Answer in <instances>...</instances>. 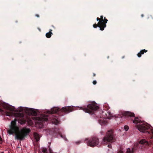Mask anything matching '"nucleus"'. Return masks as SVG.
I'll return each mask as SVG.
<instances>
[{"instance_id":"f257e3e1","label":"nucleus","mask_w":153,"mask_h":153,"mask_svg":"<svg viewBox=\"0 0 153 153\" xmlns=\"http://www.w3.org/2000/svg\"><path fill=\"white\" fill-rule=\"evenodd\" d=\"M16 121L17 120L15 119L11 122V124L9 126V129L7 130V132L10 135L15 134V139L22 140L24 139L31 131L30 128L26 127H24L19 131V128L16 125Z\"/></svg>"},{"instance_id":"f03ea898","label":"nucleus","mask_w":153,"mask_h":153,"mask_svg":"<svg viewBox=\"0 0 153 153\" xmlns=\"http://www.w3.org/2000/svg\"><path fill=\"white\" fill-rule=\"evenodd\" d=\"M74 110V107L73 106H65L61 109L55 107L51 109L50 111H48V113L52 114L54 113L59 114L60 112L67 114L73 111Z\"/></svg>"},{"instance_id":"7ed1b4c3","label":"nucleus","mask_w":153,"mask_h":153,"mask_svg":"<svg viewBox=\"0 0 153 153\" xmlns=\"http://www.w3.org/2000/svg\"><path fill=\"white\" fill-rule=\"evenodd\" d=\"M79 108L85 112L92 114H94L99 109V107L95 104L92 103L88 105L86 107L84 106L80 107Z\"/></svg>"},{"instance_id":"20e7f679","label":"nucleus","mask_w":153,"mask_h":153,"mask_svg":"<svg viewBox=\"0 0 153 153\" xmlns=\"http://www.w3.org/2000/svg\"><path fill=\"white\" fill-rule=\"evenodd\" d=\"M115 137L114 134L112 130L108 131L106 135L104 137L102 143L104 144H106L108 142L112 143L115 141Z\"/></svg>"},{"instance_id":"39448f33","label":"nucleus","mask_w":153,"mask_h":153,"mask_svg":"<svg viewBox=\"0 0 153 153\" xmlns=\"http://www.w3.org/2000/svg\"><path fill=\"white\" fill-rule=\"evenodd\" d=\"M142 145V146L145 147L149 145L148 142L145 139L141 140L139 143H136L134 144V147L132 148L131 149L128 148L126 153H133L134 150H137L140 147V145Z\"/></svg>"},{"instance_id":"423d86ee","label":"nucleus","mask_w":153,"mask_h":153,"mask_svg":"<svg viewBox=\"0 0 153 153\" xmlns=\"http://www.w3.org/2000/svg\"><path fill=\"white\" fill-rule=\"evenodd\" d=\"M137 128L140 132L144 133L146 132L149 134L151 136V138H153V134H151L149 133L152 131L151 130H153V128L152 127L150 128L149 126L143 124L138 125Z\"/></svg>"},{"instance_id":"0eeeda50","label":"nucleus","mask_w":153,"mask_h":153,"mask_svg":"<svg viewBox=\"0 0 153 153\" xmlns=\"http://www.w3.org/2000/svg\"><path fill=\"white\" fill-rule=\"evenodd\" d=\"M85 141L88 140L87 144L91 147H94L98 145L99 143V140L96 137H93L90 138L89 140L88 139H86Z\"/></svg>"},{"instance_id":"6e6552de","label":"nucleus","mask_w":153,"mask_h":153,"mask_svg":"<svg viewBox=\"0 0 153 153\" xmlns=\"http://www.w3.org/2000/svg\"><path fill=\"white\" fill-rule=\"evenodd\" d=\"M123 115L128 116V118L130 120H133L132 117H134L135 115L134 113L130 111H125L123 114Z\"/></svg>"},{"instance_id":"1a4fd4ad","label":"nucleus","mask_w":153,"mask_h":153,"mask_svg":"<svg viewBox=\"0 0 153 153\" xmlns=\"http://www.w3.org/2000/svg\"><path fill=\"white\" fill-rule=\"evenodd\" d=\"M6 115L7 116H12L13 115L15 117H20L21 116V114L20 113H14L11 112H6Z\"/></svg>"},{"instance_id":"9d476101","label":"nucleus","mask_w":153,"mask_h":153,"mask_svg":"<svg viewBox=\"0 0 153 153\" xmlns=\"http://www.w3.org/2000/svg\"><path fill=\"white\" fill-rule=\"evenodd\" d=\"M108 21V20L107 19H103V22H102V23L101 24L102 27H101V30H104V28L106 26V23H107Z\"/></svg>"},{"instance_id":"9b49d317","label":"nucleus","mask_w":153,"mask_h":153,"mask_svg":"<svg viewBox=\"0 0 153 153\" xmlns=\"http://www.w3.org/2000/svg\"><path fill=\"white\" fill-rule=\"evenodd\" d=\"M29 113L31 115L33 116H36L37 114V112L33 108H30L29 110Z\"/></svg>"},{"instance_id":"f8f14e48","label":"nucleus","mask_w":153,"mask_h":153,"mask_svg":"<svg viewBox=\"0 0 153 153\" xmlns=\"http://www.w3.org/2000/svg\"><path fill=\"white\" fill-rule=\"evenodd\" d=\"M6 108L7 110H9L10 111H15L16 112H19V110H15V108L14 107H12L11 106H7L6 107Z\"/></svg>"},{"instance_id":"ddd939ff","label":"nucleus","mask_w":153,"mask_h":153,"mask_svg":"<svg viewBox=\"0 0 153 153\" xmlns=\"http://www.w3.org/2000/svg\"><path fill=\"white\" fill-rule=\"evenodd\" d=\"M148 51L145 49L141 50L137 54V56L138 57H140L141 56L142 54H143L144 53L147 52Z\"/></svg>"},{"instance_id":"4468645a","label":"nucleus","mask_w":153,"mask_h":153,"mask_svg":"<svg viewBox=\"0 0 153 153\" xmlns=\"http://www.w3.org/2000/svg\"><path fill=\"white\" fill-rule=\"evenodd\" d=\"M33 135L36 141V142L39 141L40 139V137L38 133L36 132H34L33 133Z\"/></svg>"},{"instance_id":"2eb2a0df","label":"nucleus","mask_w":153,"mask_h":153,"mask_svg":"<svg viewBox=\"0 0 153 153\" xmlns=\"http://www.w3.org/2000/svg\"><path fill=\"white\" fill-rule=\"evenodd\" d=\"M141 120H140L137 117H135L133 121V123L136 124L140 123L141 122Z\"/></svg>"},{"instance_id":"dca6fc26","label":"nucleus","mask_w":153,"mask_h":153,"mask_svg":"<svg viewBox=\"0 0 153 153\" xmlns=\"http://www.w3.org/2000/svg\"><path fill=\"white\" fill-rule=\"evenodd\" d=\"M52 31V30L50 29L49 32L46 33L45 36L47 38H50L51 37L52 35L53 34Z\"/></svg>"},{"instance_id":"f3484780","label":"nucleus","mask_w":153,"mask_h":153,"mask_svg":"<svg viewBox=\"0 0 153 153\" xmlns=\"http://www.w3.org/2000/svg\"><path fill=\"white\" fill-rule=\"evenodd\" d=\"M93 27L94 28H96L97 27H99L100 28V30H101V27H102V26L101 24H100L99 23V22H98V23L97 24H95L93 25Z\"/></svg>"},{"instance_id":"a211bd4d","label":"nucleus","mask_w":153,"mask_h":153,"mask_svg":"<svg viewBox=\"0 0 153 153\" xmlns=\"http://www.w3.org/2000/svg\"><path fill=\"white\" fill-rule=\"evenodd\" d=\"M52 122L53 123H54L55 124L57 125L59 123V121L56 118H54L53 119Z\"/></svg>"},{"instance_id":"6ab92c4d","label":"nucleus","mask_w":153,"mask_h":153,"mask_svg":"<svg viewBox=\"0 0 153 153\" xmlns=\"http://www.w3.org/2000/svg\"><path fill=\"white\" fill-rule=\"evenodd\" d=\"M100 122H102V124H101V125L102 124H106L107 122L105 121V120H104V119L102 120L101 119L100 120Z\"/></svg>"},{"instance_id":"aec40b11","label":"nucleus","mask_w":153,"mask_h":153,"mask_svg":"<svg viewBox=\"0 0 153 153\" xmlns=\"http://www.w3.org/2000/svg\"><path fill=\"white\" fill-rule=\"evenodd\" d=\"M100 21L99 22V23L100 24H101L102 23V22H103V16H100Z\"/></svg>"},{"instance_id":"412c9836","label":"nucleus","mask_w":153,"mask_h":153,"mask_svg":"<svg viewBox=\"0 0 153 153\" xmlns=\"http://www.w3.org/2000/svg\"><path fill=\"white\" fill-rule=\"evenodd\" d=\"M47 149L46 148H43L42 150V152L44 153H47Z\"/></svg>"},{"instance_id":"4be33fe9","label":"nucleus","mask_w":153,"mask_h":153,"mask_svg":"<svg viewBox=\"0 0 153 153\" xmlns=\"http://www.w3.org/2000/svg\"><path fill=\"white\" fill-rule=\"evenodd\" d=\"M124 129L125 131H127L128 130V129H129V127L127 126H124Z\"/></svg>"},{"instance_id":"5701e85b","label":"nucleus","mask_w":153,"mask_h":153,"mask_svg":"<svg viewBox=\"0 0 153 153\" xmlns=\"http://www.w3.org/2000/svg\"><path fill=\"white\" fill-rule=\"evenodd\" d=\"M2 105V103L0 101V107H1ZM4 112V111L2 109H1L0 108V112Z\"/></svg>"},{"instance_id":"b1692460","label":"nucleus","mask_w":153,"mask_h":153,"mask_svg":"<svg viewBox=\"0 0 153 153\" xmlns=\"http://www.w3.org/2000/svg\"><path fill=\"white\" fill-rule=\"evenodd\" d=\"M60 136L62 138H63L65 140H67V139L66 138L65 136V135H62L61 134Z\"/></svg>"},{"instance_id":"393cba45","label":"nucleus","mask_w":153,"mask_h":153,"mask_svg":"<svg viewBox=\"0 0 153 153\" xmlns=\"http://www.w3.org/2000/svg\"><path fill=\"white\" fill-rule=\"evenodd\" d=\"M97 83V82L96 80H94L93 82V83L94 85H95Z\"/></svg>"},{"instance_id":"a878e982","label":"nucleus","mask_w":153,"mask_h":153,"mask_svg":"<svg viewBox=\"0 0 153 153\" xmlns=\"http://www.w3.org/2000/svg\"><path fill=\"white\" fill-rule=\"evenodd\" d=\"M49 151L50 153H52V150L50 148L49 149Z\"/></svg>"},{"instance_id":"bb28decb","label":"nucleus","mask_w":153,"mask_h":153,"mask_svg":"<svg viewBox=\"0 0 153 153\" xmlns=\"http://www.w3.org/2000/svg\"><path fill=\"white\" fill-rule=\"evenodd\" d=\"M25 122V121H22L21 122H20L21 124H22L24 123Z\"/></svg>"},{"instance_id":"cd10ccee","label":"nucleus","mask_w":153,"mask_h":153,"mask_svg":"<svg viewBox=\"0 0 153 153\" xmlns=\"http://www.w3.org/2000/svg\"><path fill=\"white\" fill-rule=\"evenodd\" d=\"M97 21H99L98 22H100V18H99L98 17H97Z\"/></svg>"},{"instance_id":"c85d7f7f","label":"nucleus","mask_w":153,"mask_h":153,"mask_svg":"<svg viewBox=\"0 0 153 153\" xmlns=\"http://www.w3.org/2000/svg\"><path fill=\"white\" fill-rule=\"evenodd\" d=\"M108 147H109V148H111V144H108Z\"/></svg>"},{"instance_id":"c756f323","label":"nucleus","mask_w":153,"mask_h":153,"mask_svg":"<svg viewBox=\"0 0 153 153\" xmlns=\"http://www.w3.org/2000/svg\"><path fill=\"white\" fill-rule=\"evenodd\" d=\"M44 121H47L48 120V118H45L44 119Z\"/></svg>"},{"instance_id":"7c9ffc66","label":"nucleus","mask_w":153,"mask_h":153,"mask_svg":"<svg viewBox=\"0 0 153 153\" xmlns=\"http://www.w3.org/2000/svg\"><path fill=\"white\" fill-rule=\"evenodd\" d=\"M2 142V140L1 137H0V143Z\"/></svg>"},{"instance_id":"2f4dec72","label":"nucleus","mask_w":153,"mask_h":153,"mask_svg":"<svg viewBox=\"0 0 153 153\" xmlns=\"http://www.w3.org/2000/svg\"><path fill=\"white\" fill-rule=\"evenodd\" d=\"M35 16L38 18L39 17V16L38 14H36Z\"/></svg>"},{"instance_id":"473e14b6","label":"nucleus","mask_w":153,"mask_h":153,"mask_svg":"<svg viewBox=\"0 0 153 153\" xmlns=\"http://www.w3.org/2000/svg\"><path fill=\"white\" fill-rule=\"evenodd\" d=\"M117 153H123V152L122 151H120L119 152Z\"/></svg>"},{"instance_id":"72a5a7b5","label":"nucleus","mask_w":153,"mask_h":153,"mask_svg":"<svg viewBox=\"0 0 153 153\" xmlns=\"http://www.w3.org/2000/svg\"><path fill=\"white\" fill-rule=\"evenodd\" d=\"M93 74L94 76H96V74L95 73H93Z\"/></svg>"},{"instance_id":"f704fd0d","label":"nucleus","mask_w":153,"mask_h":153,"mask_svg":"<svg viewBox=\"0 0 153 153\" xmlns=\"http://www.w3.org/2000/svg\"><path fill=\"white\" fill-rule=\"evenodd\" d=\"M76 144H79L80 143V142H76Z\"/></svg>"},{"instance_id":"c9c22d12","label":"nucleus","mask_w":153,"mask_h":153,"mask_svg":"<svg viewBox=\"0 0 153 153\" xmlns=\"http://www.w3.org/2000/svg\"><path fill=\"white\" fill-rule=\"evenodd\" d=\"M143 16H144V15H143V14H142V15H141V16L142 17H143Z\"/></svg>"},{"instance_id":"e433bc0d","label":"nucleus","mask_w":153,"mask_h":153,"mask_svg":"<svg viewBox=\"0 0 153 153\" xmlns=\"http://www.w3.org/2000/svg\"><path fill=\"white\" fill-rule=\"evenodd\" d=\"M106 19V18H105V17H104V19Z\"/></svg>"},{"instance_id":"4c0bfd02","label":"nucleus","mask_w":153,"mask_h":153,"mask_svg":"<svg viewBox=\"0 0 153 153\" xmlns=\"http://www.w3.org/2000/svg\"><path fill=\"white\" fill-rule=\"evenodd\" d=\"M109 58V56H108L107 57V58Z\"/></svg>"},{"instance_id":"58836bf2","label":"nucleus","mask_w":153,"mask_h":153,"mask_svg":"<svg viewBox=\"0 0 153 153\" xmlns=\"http://www.w3.org/2000/svg\"><path fill=\"white\" fill-rule=\"evenodd\" d=\"M124 56H123V57H122V58H124Z\"/></svg>"},{"instance_id":"ea45409f","label":"nucleus","mask_w":153,"mask_h":153,"mask_svg":"<svg viewBox=\"0 0 153 153\" xmlns=\"http://www.w3.org/2000/svg\"><path fill=\"white\" fill-rule=\"evenodd\" d=\"M1 153H4L3 152H1Z\"/></svg>"}]
</instances>
